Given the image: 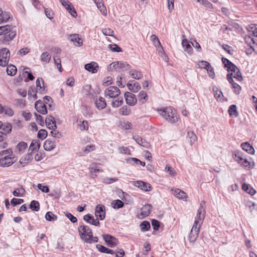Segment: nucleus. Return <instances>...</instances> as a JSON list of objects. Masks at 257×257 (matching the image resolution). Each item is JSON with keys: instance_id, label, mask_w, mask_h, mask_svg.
Masks as SVG:
<instances>
[{"instance_id": "9d476101", "label": "nucleus", "mask_w": 257, "mask_h": 257, "mask_svg": "<svg viewBox=\"0 0 257 257\" xmlns=\"http://www.w3.org/2000/svg\"><path fill=\"white\" fill-rule=\"evenodd\" d=\"M226 77L229 83L232 85V88L233 89V92L236 94H239L241 91V87L239 85L234 82L233 81L232 79V73L227 74Z\"/></svg>"}, {"instance_id": "a878e982", "label": "nucleus", "mask_w": 257, "mask_h": 257, "mask_svg": "<svg viewBox=\"0 0 257 257\" xmlns=\"http://www.w3.org/2000/svg\"><path fill=\"white\" fill-rule=\"evenodd\" d=\"M241 147L242 150L250 154H253L254 153V150L253 148L247 142L242 143L241 145Z\"/></svg>"}, {"instance_id": "69168bd1", "label": "nucleus", "mask_w": 257, "mask_h": 257, "mask_svg": "<svg viewBox=\"0 0 257 257\" xmlns=\"http://www.w3.org/2000/svg\"><path fill=\"white\" fill-rule=\"evenodd\" d=\"M52 130V131L50 132V134L52 137L56 138H58V139L62 137V135L60 132L56 130V129Z\"/></svg>"}, {"instance_id": "393cba45", "label": "nucleus", "mask_w": 257, "mask_h": 257, "mask_svg": "<svg viewBox=\"0 0 257 257\" xmlns=\"http://www.w3.org/2000/svg\"><path fill=\"white\" fill-rule=\"evenodd\" d=\"M152 206L151 204H146L141 209V215L143 217L149 215L151 213Z\"/></svg>"}, {"instance_id": "6e6d98bb", "label": "nucleus", "mask_w": 257, "mask_h": 257, "mask_svg": "<svg viewBox=\"0 0 257 257\" xmlns=\"http://www.w3.org/2000/svg\"><path fill=\"white\" fill-rule=\"evenodd\" d=\"M54 60L55 65L57 66L60 72H62V66L61 59L59 56H55L54 57Z\"/></svg>"}, {"instance_id": "6e6552de", "label": "nucleus", "mask_w": 257, "mask_h": 257, "mask_svg": "<svg viewBox=\"0 0 257 257\" xmlns=\"http://www.w3.org/2000/svg\"><path fill=\"white\" fill-rule=\"evenodd\" d=\"M121 69L123 71L130 70L131 69L130 65L125 62H117L110 64L108 67L109 70H112L113 69Z\"/></svg>"}, {"instance_id": "9b49d317", "label": "nucleus", "mask_w": 257, "mask_h": 257, "mask_svg": "<svg viewBox=\"0 0 257 257\" xmlns=\"http://www.w3.org/2000/svg\"><path fill=\"white\" fill-rule=\"evenodd\" d=\"M95 215L97 218L102 220L105 217V206L102 204H98L96 206Z\"/></svg>"}, {"instance_id": "20e7f679", "label": "nucleus", "mask_w": 257, "mask_h": 257, "mask_svg": "<svg viewBox=\"0 0 257 257\" xmlns=\"http://www.w3.org/2000/svg\"><path fill=\"white\" fill-rule=\"evenodd\" d=\"M16 30L15 27L10 25H5L0 27V35L3 37L1 40L3 42L12 40L16 35Z\"/></svg>"}, {"instance_id": "3c124183", "label": "nucleus", "mask_w": 257, "mask_h": 257, "mask_svg": "<svg viewBox=\"0 0 257 257\" xmlns=\"http://www.w3.org/2000/svg\"><path fill=\"white\" fill-rule=\"evenodd\" d=\"M96 149V147L94 145H90L87 146L83 149L84 155L88 154L89 153L94 151Z\"/></svg>"}, {"instance_id": "4d7b16f0", "label": "nucleus", "mask_w": 257, "mask_h": 257, "mask_svg": "<svg viewBox=\"0 0 257 257\" xmlns=\"http://www.w3.org/2000/svg\"><path fill=\"white\" fill-rule=\"evenodd\" d=\"M201 4L203 5L206 9L211 10L213 8L212 4L208 0H202Z\"/></svg>"}, {"instance_id": "864d4df0", "label": "nucleus", "mask_w": 257, "mask_h": 257, "mask_svg": "<svg viewBox=\"0 0 257 257\" xmlns=\"http://www.w3.org/2000/svg\"><path fill=\"white\" fill-rule=\"evenodd\" d=\"M89 169L91 174H96L100 172V169L98 168L97 164L95 163H93L90 165Z\"/></svg>"}, {"instance_id": "0eeeda50", "label": "nucleus", "mask_w": 257, "mask_h": 257, "mask_svg": "<svg viewBox=\"0 0 257 257\" xmlns=\"http://www.w3.org/2000/svg\"><path fill=\"white\" fill-rule=\"evenodd\" d=\"M120 94V90L116 86H109L104 91V95L106 97L115 98Z\"/></svg>"}, {"instance_id": "5fc2aeb1", "label": "nucleus", "mask_w": 257, "mask_h": 257, "mask_svg": "<svg viewBox=\"0 0 257 257\" xmlns=\"http://www.w3.org/2000/svg\"><path fill=\"white\" fill-rule=\"evenodd\" d=\"M47 135H48V134H47V132L46 131V130H44V129H41L38 132V134H37V137L38 138H39L41 140H44L47 137Z\"/></svg>"}, {"instance_id": "de8ad7c7", "label": "nucleus", "mask_w": 257, "mask_h": 257, "mask_svg": "<svg viewBox=\"0 0 257 257\" xmlns=\"http://www.w3.org/2000/svg\"><path fill=\"white\" fill-rule=\"evenodd\" d=\"M117 99L113 100L111 102V105L113 107H118L121 105L123 102V98L122 97H117Z\"/></svg>"}, {"instance_id": "338daca9", "label": "nucleus", "mask_w": 257, "mask_h": 257, "mask_svg": "<svg viewBox=\"0 0 257 257\" xmlns=\"http://www.w3.org/2000/svg\"><path fill=\"white\" fill-rule=\"evenodd\" d=\"M67 11L68 13L71 15L72 17L74 18H76L77 16V12L73 6H71L70 8H69Z\"/></svg>"}, {"instance_id": "7ed1b4c3", "label": "nucleus", "mask_w": 257, "mask_h": 257, "mask_svg": "<svg viewBox=\"0 0 257 257\" xmlns=\"http://www.w3.org/2000/svg\"><path fill=\"white\" fill-rule=\"evenodd\" d=\"M157 111L169 122L173 123L178 120L176 111L172 107L170 106L162 109H158Z\"/></svg>"}, {"instance_id": "b1692460", "label": "nucleus", "mask_w": 257, "mask_h": 257, "mask_svg": "<svg viewBox=\"0 0 257 257\" xmlns=\"http://www.w3.org/2000/svg\"><path fill=\"white\" fill-rule=\"evenodd\" d=\"M27 147L28 146L26 143L23 141L20 142L16 146V153L20 155L23 154Z\"/></svg>"}, {"instance_id": "e433bc0d", "label": "nucleus", "mask_w": 257, "mask_h": 257, "mask_svg": "<svg viewBox=\"0 0 257 257\" xmlns=\"http://www.w3.org/2000/svg\"><path fill=\"white\" fill-rule=\"evenodd\" d=\"M7 72L8 75L10 76H14L17 72V68L13 65H7Z\"/></svg>"}, {"instance_id": "dca6fc26", "label": "nucleus", "mask_w": 257, "mask_h": 257, "mask_svg": "<svg viewBox=\"0 0 257 257\" xmlns=\"http://www.w3.org/2000/svg\"><path fill=\"white\" fill-rule=\"evenodd\" d=\"M45 123L47 128L50 130H54L57 128L55 118L52 116H47L45 119Z\"/></svg>"}, {"instance_id": "bf43d9fd", "label": "nucleus", "mask_w": 257, "mask_h": 257, "mask_svg": "<svg viewBox=\"0 0 257 257\" xmlns=\"http://www.w3.org/2000/svg\"><path fill=\"white\" fill-rule=\"evenodd\" d=\"M45 13L48 18L51 20L54 18V13L51 9L45 8Z\"/></svg>"}, {"instance_id": "09e8293b", "label": "nucleus", "mask_w": 257, "mask_h": 257, "mask_svg": "<svg viewBox=\"0 0 257 257\" xmlns=\"http://www.w3.org/2000/svg\"><path fill=\"white\" fill-rule=\"evenodd\" d=\"M247 30L249 32H252L253 36L257 37V25L254 24L250 25Z\"/></svg>"}, {"instance_id": "bb28decb", "label": "nucleus", "mask_w": 257, "mask_h": 257, "mask_svg": "<svg viewBox=\"0 0 257 257\" xmlns=\"http://www.w3.org/2000/svg\"><path fill=\"white\" fill-rule=\"evenodd\" d=\"M96 248L100 252L103 253L113 254L115 252L113 250L110 249L100 244H97Z\"/></svg>"}, {"instance_id": "39448f33", "label": "nucleus", "mask_w": 257, "mask_h": 257, "mask_svg": "<svg viewBox=\"0 0 257 257\" xmlns=\"http://www.w3.org/2000/svg\"><path fill=\"white\" fill-rule=\"evenodd\" d=\"M222 61L224 66L227 68L228 72H235L236 71V74H235L234 78L239 81H241L243 79L239 68L227 58H222Z\"/></svg>"}, {"instance_id": "ea45409f", "label": "nucleus", "mask_w": 257, "mask_h": 257, "mask_svg": "<svg viewBox=\"0 0 257 257\" xmlns=\"http://www.w3.org/2000/svg\"><path fill=\"white\" fill-rule=\"evenodd\" d=\"M131 108L126 105L121 107L119 110V113L122 115H128L131 113Z\"/></svg>"}, {"instance_id": "2f4dec72", "label": "nucleus", "mask_w": 257, "mask_h": 257, "mask_svg": "<svg viewBox=\"0 0 257 257\" xmlns=\"http://www.w3.org/2000/svg\"><path fill=\"white\" fill-rule=\"evenodd\" d=\"M71 41L73 42H76L77 46H81L82 45L83 43L81 38L78 34H72L70 36L69 38Z\"/></svg>"}, {"instance_id": "f257e3e1", "label": "nucleus", "mask_w": 257, "mask_h": 257, "mask_svg": "<svg viewBox=\"0 0 257 257\" xmlns=\"http://www.w3.org/2000/svg\"><path fill=\"white\" fill-rule=\"evenodd\" d=\"M205 202L202 201L201 202L194 224L189 235V239L190 242H194L196 240L200 231L201 225L205 217Z\"/></svg>"}, {"instance_id": "1a4fd4ad", "label": "nucleus", "mask_w": 257, "mask_h": 257, "mask_svg": "<svg viewBox=\"0 0 257 257\" xmlns=\"http://www.w3.org/2000/svg\"><path fill=\"white\" fill-rule=\"evenodd\" d=\"M17 159L15 157H8V156L1 157L0 158V166L3 168L8 167L14 164Z\"/></svg>"}, {"instance_id": "473e14b6", "label": "nucleus", "mask_w": 257, "mask_h": 257, "mask_svg": "<svg viewBox=\"0 0 257 257\" xmlns=\"http://www.w3.org/2000/svg\"><path fill=\"white\" fill-rule=\"evenodd\" d=\"M228 112L231 117H237L238 115L237 107L235 104H232L229 107Z\"/></svg>"}, {"instance_id": "052dcab7", "label": "nucleus", "mask_w": 257, "mask_h": 257, "mask_svg": "<svg viewBox=\"0 0 257 257\" xmlns=\"http://www.w3.org/2000/svg\"><path fill=\"white\" fill-rule=\"evenodd\" d=\"M213 91L214 92V97L218 99L221 97V96H223L222 91L218 88H213Z\"/></svg>"}, {"instance_id": "c03bdc74", "label": "nucleus", "mask_w": 257, "mask_h": 257, "mask_svg": "<svg viewBox=\"0 0 257 257\" xmlns=\"http://www.w3.org/2000/svg\"><path fill=\"white\" fill-rule=\"evenodd\" d=\"M50 60H51V56L48 52H45L41 54V61L45 62L46 63H48L50 62Z\"/></svg>"}, {"instance_id": "412c9836", "label": "nucleus", "mask_w": 257, "mask_h": 257, "mask_svg": "<svg viewBox=\"0 0 257 257\" xmlns=\"http://www.w3.org/2000/svg\"><path fill=\"white\" fill-rule=\"evenodd\" d=\"M37 91L41 93H45L44 82L42 78H38L36 82Z\"/></svg>"}, {"instance_id": "f03ea898", "label": "nucleus", "mask_w": 257, "mask_h": 257, "mask_svg": "<svg viewBox=\"0 0 257 257\" xmlns=\"http://www.w3.org/2000/svg\"><path fill=\"white\" fill-rule=\"evenodd\" d=\"M80 237L84 242L89 243H96L98 241L96 236H93L92 230L86 225H80L78 228Z\"/></svg>"}, {"instance_id": "c756f323", "label": "nucleus", "mask_w": 257, "mask_h": 257, "mask_svg": "<svg viewBox=\"0 0 257 257\" xmlns=\"http://www.w3.org/2000/svg\"><path fill=\"white\" fill-rule=\"evenodd\" d=\"M129 74L133 78L137 80L140 79L143 77L142 72L136 69L131 70L129 72Z\"/></svg>"}, {"instance_id": "f8f14e48", "label": "nucleus", "mask_w": 257, "mask_h": 257, "mask_svg": "<svg viewBox=\"0 0 257 257\" xmlns=\"http://www.w3.org/2000/svg\"><path fill=\"white\" fill-rule=\"evenodd\" d=\"M134 185L144 191H150L152 189L151 184L143 181H134Z\"/></svg>"}, {"instance_id": "2eb2a0df", "label": "nucleus", "mask_w": 257, "mask_h": 257, "mask_svg": "<svg viewBox=\"0 0 257 257\" xmlns=\"http://www.w3.org/2000/svg\"><path fill=\"white\" fill-rule=\"evenodd\" d=\"M124 98L127 104L131 106L135 105L137 101V98L135 94L126 92L124 93Z\"/></svg>"}, {"instance_id": "423d86ee", "label": "nucleus", "mask_w": 257, "mask_h": 257, "mask_svg": "<svg viewBox=\"0 0 257 257\" xmlns=\"http://www.w3.org/2000/svg\"><path fill=\"white\" fill-rule=\"evenodd\" d=\"M10 53L8 49L3 48L0 50V66L5 67L9 61Z\"/></svg>"}, {"instance_id": "49530a36", "label": "nucleus", "mask_w": 257, "mask_h": 257, "mask_svg": "<svg viewBox=\"0 0 257 257\" xmlns=\"http://www.w3.org/2000/svg\"><path fill=\"white\" fill-rule=\"evenodd\" d=\"M46 219L49 221H54L57 220V216L52 212H47L45 215Z\"/></svg>"}, {"instance_id": "a211bd4d", "label": "nucleus", "mask_w": 257, "mask_h": 257, "mask_svg": "<svg viewBox=\"0 0 257 257\" xmlns=\"http://www.w3.org/2000/svg\"><path fill=\"white\" fill-rule=\"evenodd\" d=\"M84 221L92 225L98 226L100 225V222L98 220H95L93 216L89 214H87L83 216Z\"/></svg>"}, {"instance_id": "a18cd8bd", "label": "nucleus", "mask_w": 257, "mask_h": 257, "mask_svg": "<svg viewBox=\"0 0 257 257\" xmlns=\"http://www.w3.org/2000/svg\"><path fill=\"white\" fill-rule=\"evenodd\" d=\"M30 208L35 211H38L40 209L39 202L36 200L32 201L30 204Z\"/></svg>"}, {"instance_id": "a19ab883", "label": "nucleus", "mask_w": 257, "mask_h": 257, "mask_svg": "<svg viewBox=\"0 0 257 257\" xmlns=\"http://www.w3.org/2000/svg\"><path fill=\"white\" fill-rule=\"evenodd\" d=\"M26 193V191L23 187L18 188L14 190L13 192L14 196L16 197H22Z\"/></svg>"}, {"instance_id": "c85d7f7f", "label": "nucleus", "mask_w": 257, "mask_h": 257, "mask_svg": "<svg viewBox=\"0 0 257 257\" xmlns=\"http://www.w3.org/2000/svg\"><path fill=\"white\" fill-rule=\"evenodd\" d=\"M174 195L179 199H184L186 198L187 197L186 193L179 189H175L174 192Z\"/></svg>"}, {"instance_id": "774afa93", "label": "nucleus", "mask_w": 257, "mask_h": 257, "mask_svg": "<svg viewBox=\"0 0 257 257\" xmlns=\"http://www.w3.org/2000/svg\"><path fill=\"white\" fill-rule=\"evenodd\" d=\"M59 1L66 10L72 6V4L68 0H59Z\"/></svg>"}, {"instance_id": "0e129e2a", "label": "nucleus", "mask_w": 257, "mask_h": 257, "mask_svg": "<svg viewBox=\"0 0 257 257\" xmlns=\"http://www.w3.org/2000/svg\"><path fill=\"white\" fill-rule=\"evenodd\" d=\"M65 216L72 222L75 223L77 221V219L76 217L73 216L71 213L69 212H64Z\"/></svg>"}, {"instance_id": "79ce46f5", "label": "nucleus", "mask_w": 257, "mask_h": 257, "mask_svg": "<svg viewBox=\"0 0 257 257\" xmlns=\"http://www.w3.org/2000/svg\"><path fill=\"white\" fill-rule=\"evenodd\" d=\"M12 125L10 123L7 122L3 123V127L1 128L6 133V135L11 133L12 131Z\"/></svg>"}, {"instance_id": "72a5a7b5", "label": "nucleus", "mask_w": 257, "mask_h": 257, "mask_svg": "<svg viewBox=\"0 0 257 257\" xmlns=\"http://www.w3.org/2000/svg\"><path fill=\"white\" fill-rule=\"evenodd\" d=\"M123 205V202L119 199L113 200L111 202V206L114 209H118L122 208Z\"/></svg>"}, {"instance_id": "7c9ffc66", "label": "nucleus", "mask_w": 257, "mask_h": 257, "mask_svg": "<svg viewBox=\"0 0 257 257\" xmlns=\"http://www.w3.org/2000/svg\"><path fill=\"white\" fill-rule=\"evenodd\" d=\"M242 189L250 195H253L255 193V190L249 184L243 183L242 185Z\"/></svg>"}, {"instance_id": "f3484780", "label": "nucleus", "mask_w": 257, "mask_h": 257, "mask_svg": "<svg viewBox=\"0 0 257 257\" xmlns=\"http://www.w3.org/2000/svg\"><path fill=\"white\" fill-rule=\"evenodd\" d=\"M133 139L137 144L144 148H148L150 146L149 143L139 135L134 136Z\"/></svg>"}, {"instance_id": "8fccbe9b", "label": "nucleus", "mask_w": 257, "mask_h": 257, "mask_svg": "<svg viewBox=\"0 0 257 257\" xmlns=\"http://www.w3.org/2000/svg\"><path fill=\"white\" fill-rule=\"evenodd\" d=\"M13 152L11 149H7L0 152V157L8 156V157H13L12 156Z\"/></svg>"}, {"instance_id": "4c0bfd02", "label": "nucleus", "mask_w": 257, "mask_h": 257, "mask_svg": "<svg viewBox=\"0 0 257 257\" xmlns=\"http://www.w3.org/2000/svg\"><path fill=\"white\" fill-rule=\"evenodd\" d=\"M187 138L189 139V142L191 145H192L196 141L197 137L193 131H189L187 133Z\"/></svg>"}, {"instance_id": "13d9d810", "label": "nucleus", "mask_w": 257, "mask_h": 257, "mask_svg": "<svg viewBox=\"0 0 257 257\" xmlns=\"http://www.w3.org/2000/svg\"><path fill=\"white\" fill-rule=\"evenodd\" d=\"M109 47L112 52H119L122 51V49L116 44H110Z\"/></svg>"}, {"instance_id": "603ef678", "label": "nucleus", "mask_w": 257, "mask_h": 257, "mask_svg": "<svg viewBox=\"0 0 257 257\" xmlns=\"http://www.w3.org/2000/svg\"><path fill=\"white\" fill-rule=\"evenodd\" d=\"M140 227H141V229L142 231H148L151 227L150 224L149 222H148L147 221H144L140 224Z\"/></svg>"}, {"instance_id": "37998d69", "label": "nucleus", "mask_w": 257, "mask_h": 257, "mask_svg": "<svg viewBox=\"0 0 257 257\" xmlns=\"http://www.w3.org/2000/svg\"><path fill=\"white\" fill-rule=\"evenodd\" d=\"M138 99L142 103L146 102L148 99L147 93L143 91H141L138 96Z\"/></svg>"}, {"instance_id": "6ab92c4d", "label": "nucleus", "mask_w": 257, "mask_h": 257, "mask_svg": "<svg viewBox=\"0 0 257 257\" xmlns=\"http://www.w3.org/2000/svg\"><path fill=\"white\" fill-rule=\"evenodd\" d=\"M56 147V143L54 140L47 139L44 144V148L47 151H51Z\"/></svg>"}, {"instance_id": "680f3d73", "label": "nucleus", "mask_w": 257, "mask_h": 257, "mask_svg": "<svg viewBox=\"0 0 257 257\" xmlns=\"http://www.w3.org/2000/svg\"><path fill=\"white\" fill-rule=\"evenodd\" d=\"M24 202V200L22 199L13 198L11 201V203L12 206H15L18 204H21Z\"/></svg>"}, {"instance_id": "4be33fe9", "label": "nucleus", "mask_w": 257, "mask_h": 257, "mask_svg": "<svg viewBox=\"0 0 257 257\" xmlns=\"http://www.w3.org/2000/svg\"><path fill=\"white\" fill-rule=\"evenodd\" d=\"M95 104L96 107L99 110L103 109L106 106V102L105 99L102 97H99L95 101Z\"/></svg>"}, {"instance_id": "ddd939ff", "label": "nucleus", "mask_w": 257, "mask_h": 257, "mask_svg": "<svg viewBox=\"0 0 257 257\" xmlns=\"http://www.w3.org/2000/svg\"><path fill=\"white\" fill-rule=\"evenodd\" d=\"M103 238L107 245L111 247H115L118 243V240L116 238L109 234L103 235Z\"/></svg>"}, {"instance_id": "f704fd0d", "label": "nucleus", "mask_w": 257, "mask_h": 257, "mask_svg": "<svg viewBox=\"0 0 257 257\" xmlns=\"http://www.w3.org/2000/svg\"><path fill=\"white\" fill-rule=\"evenodd\" d=\"M40 147V142L38 140H33L29 147V151L32 152L39 150Z\"/></svg>"}, {"instance_id": "58836bf2", "label": "nucleus", "mask_w": 257, "mask_h": 257, "mask_svg": "<svg viewBox=\"0 0 257 257\" xmlns=\"http://www.w3.org/2000/svg\"><path fill=\"white\" fill-rule=\"evenodd\" d=\"M10 18V14L7 12H3L0 15V24L7 22Z\"/></svg>"}, {"instance_id": "cd10ccee", "label": "nucleus", "mask_w": 257, "mask_h": 257, "mask_svg": "<svg viewBox=\"0 0 257 257\" xmlns=\"http://www.w3.org/2000/svg\"><path fill=\"white\" fill-rule=\"evenodd\" d=\"M182 45L183 47L184 48V51L186 52L190 55L192 53L193 49L187 39H183L182 40Z\"/></svg>"}, {"instance_id": "aec40b11", "label": "nucleus", "mask_w": 257, "mask_h": 257, "mask_svg": "<svg viewBox=\"0 0 257 257\" xmlns=\"http://www.w3.org/2000/svg\"><path fill=\"white\" fill-rule=\"evenodd\" d=\"M98 67L97 63L95 62H92L85 65V69L92 73H95L97 72Z\"/></svg>"}, {"instance_id": "e2e57ef3", "label": "nucleus", "mask_w": 257, "mask_h": 257, "mask_svg": "<svg viewBox=\"0 0 257 257\" xmlns=\"http://www.w3.org/2000/svg\"><path fill=\"white\" fill-rule=\"evenodd\" d=\"M210 65H211L209 62L205 61H201L199 64V67L207 70L208 69V68Z\"/></svg>"}, {"instance_id": "5701e85b", "label": "nucleus", "mask_w": 257, "mask_h": 257, "mask_svg": "<svg viewBox=\"0 0 257 257\" xmlns=\"http://www.w3.org/2000/svg\"><path fill=\"white\" fill-rule=\"evenodd\" d=\"M132 82L134 83L131 84L129 82L127 84L128 89L133 92H137L141 88L140 84L139 82L134 80Z\"/></svg>"}, {"instance_id": "c9c22d12", "label": "nucleus", "mask_w": 257, "mask_h": 257, "mask_svg": "<svg viewBox=\"0 0 257 257\" xmlns=\"http://www.w3.org/2000/svg\"><path fill=\"white\" fill-rule=\"evenodd\" d=\"M243 154L239 151H235L233 154V158L238 164L243 160Z\"/></svg>"}, {"instance_id": "4468645a", "label": "nucleus", "mask_w": 257, "mask_h": 257, "mask_svg": "<svg viewBox=\"0 0 257 257\" xmlns=\"http://www.w3.org/2000/svg\"><path fill=\"white\" fill-rule=\"evenodd\" d=\"M35 108L39 113L42 114H46L47 113L46 105L43 103L41 100L36 101Z\"/></svg>"}]
</instances>
